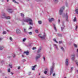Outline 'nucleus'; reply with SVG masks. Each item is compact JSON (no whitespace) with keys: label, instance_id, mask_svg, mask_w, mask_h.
<instances>
[{"label":"nucleus","instance_id":"nucleus-1","mask_svg":"<svg viewBox=\"0 0 78 78\" xmlns=\"http://www.w3.org/2000/svg\"><path fill=\"white\" fill-rule=\"evenodd\" d=\"M21 16L23 17L22 21V22H29V25H33V20L31 18H24V14L21 13H20Z\"/></svg>","mask_w":78,"mask_h":78},{"label":"nucleus","instance_id":"nucleus-2","mask_svg":"<svg viewBox=\"0 0 78 78\" xmlns=\"http://www.w3.org/2000/svg\"><path fill=\"white\" fill-rule=\"evenodd\" d=\"M55 67V63L53 62L52 64V66H51L50 69V75H51L53 72V70Z\"/></svg>","mask_w":78,"mask_h":78},{"label":"nucleus","instance_id":"nucleus-3","mask_svg":"<svg viewBox=\"0 0 78 78\" xmlns=\"http://www.w3.org/2000/svg\"><path fill=\"white\" fill-rule=\"evenodd\" d=\"M38 36L41 39H45V37L46 36V34L45 33H44V35L43 36H41V34H39Z\"/></svg>","mask_w":78,"mask_h":78},{"label":"nucleus","instance_id":"nucleus-4","mask_svg":"<svg viewBox=\"0 0 78 78\" xmlns=\"http://www.w3.org/2000/svg\"><path fill=\"white\" fill-rule=\"evenodd\" d=\"M64 9V6H62L61 9L59 11L60 14L61 15L63 12V10Z\"/></svg>","mask_w":78,"mask_h":78},{"label":"nucleus","instance_id":"nucleus-5","mask_svg":"<svg viewBox=\"0 0 78 78\" xmlns=\"http://www.w3.org/2000/svg\"><path fill=\"white\" fill-rule=\"evenodd\" d=\"M7 11L9 12H10V13H12V12L14 11L13 10L10 8L8 9Z\"/></svg>","mask_w":78,"mask_h":78},{"label":"nucleus","instance_id":"nucleus-6","mask_svg":"<svg viewBox=\"0 0 78 78\" xmlns=\"http://www.w3.org/2000/svg\"><path fill=\"white\" fill-rule=\"evenodd\" d=\"M65 64L66 66L69 65V59L66 58L65 61Z\"/></svg>","mask_w":78,"mask_h":78},{"label":"nucleus","instance_id":"nucleus-7","mask_svg":"<svg viewBox=\"0 0 78 78\" xmlns=\"http://www.w3.org/2000/svg\"><path fill=\"white\" fill-rule=\"evenodd\" d=\"M48 20L50 22H53V21H54V20H55V19L53 18L49 19Z\"/></svg>","mask_w":78,"mask_h":78},{"label":"nucleus","instance_id":"nucleus-8","mask_svg":"<svg viewBox=\"0 0 78 78\" xmlns=\"http://www.w3.org/2000/svg\"><path fill=\"white\" fill-rule=\"evenodd\" d=\"M1 17L2 19H3V18H5L6 19V15L5 14V13H3Z\"/></svg>","mask_w":78,"mask_h":78},{"label":"nucleus","instance_id":"nucleus-9","mask_svg":"<svg viewBox=\"0 0 78 78\" xmlns=\"http://www.w3.org/2000/svg\"><path fill=\"white\" fill-rule=\"evenodd\" d=\"M64 27H65L64 26V23H62V27H61V31H63V30L64 28Z\"/></svg>","mask_w":78,"mask_h":78},{"label":"nucleus","instance_id":"nucleus-10","mask_svg":"<svg viewBox=\"0 0 78 78\" xmlns=\"http://www.w3.org/2000/svg\"><path fill=\"white\" fill-rule=\"evenodd\" d=\"M38 55L39 56H36L35 58L36 60H38L39 58H41V55H40V54H38Z\"/></svg>","mask_w":78,"mask_h":78},{"label":"nucleus","instance_id":"nucleus-11","mask_svg":"<svg viewBox=\"0 0 78 78\" xmlns=\"http://www.w3.org/2000/svg\"><path fill=\"white\" fill-rule=\"evenodd\" d=\"M16 32L17 34L20 33V29H17L16 30Z\"/></svg>","mask_w":78,"mask_h":78},{"label":"nucleus","instance_id":"nucleus-12","mask_svg":"<svg viewBox=\"0 0 78 78\" xmlns=\"http://www.w3.org/2000/svg\"><path fill=\"white\" fill-rule=\"evenodd\" d=\"M41 50H42V48L41 47H40L38 49V51H37V53H40V52L41 51Z\"/></svg>","mask_w":78,"mask_h":78},{"label":"nucleus","instance_id":"nucleus-13","mask_svg":"<svg viewBox=\"0 0 78 78\" xmlns=\"http://www.w3.org/2000/svg\"><path fill=\"white\" fill-rule=\"evenodd\" d=\"M65 17H66L67 21H68V16H67V13H66V15H65Z\"/></svg>","mask_w":78,"mask_h":78},{"label":"nucleus","instance_id":"nucleus-14","mask_svg":"<svg viewBox=\"0 0 78 78\" xmlns=\"http://www.w3.org/2000/svg\"><path fill=\"white\" fill-rule=\"evenodd\" d=\"M71 59L72 60H74V59H75V55H72V56H71Z\"/></svg>","mask_w":78,"mask_h":78},{"label":"nucleus","instance_id":"nucleus-15","mask_svg":"<svg viewBox=\"0 0 78 78\" xmlns=\"http://www.w3.org/2000/svg\"><path fill=\"white\" fill-rule=\"evenodd\" d=\"M53 27H54V29L55 30V31H57V30H56V26L55 25V24H53Z\"/></svg>","mask_w":78,"mask_h":78},{"label":"nucleus","instance_id":"nucleus-16","mask_svg":"<svg viewBox=\"0 0 78 78\" xmlns=\"http://www.w3.org/2000/svg\"><path fill=\"white\" fill-rule=\"evenodd\" d=\"M54 46H55V48H56V50H58V46H57V45L56 44H54Z\"/></svg>","mask_w":78,"mask_h":78},{"label":"nucleus","instance_id":"nucleus-17","mask_svg":"<svg viewBox=\"0 0 78 78\" xmlns=\"http://www.w3.org/2000/svg\"><path fill=\"white\" fill-rule=\"evenodd\" d=\"M36 66H37V65H35L34 66H33V68L32 69V70H35V69H34V68H35V67H36Z\"/></svg>","mask_w":78,"mask_h":78},{"label":"nucleus","instance_id":"nucleus-18","mask_svg":"<svg viewBox=\"0 0 78 78\" xmlns=\"http://www.w3.org/2000/svg\"><path fill=\"white\" fill-rule=\"evenodd\" d=\"M75 12L77 14H78V9H76L75 10Z\"/></svg>","mask_w":78,"mask_h":78},{"label":"nucleus","instance_id":"nucleus-19","mask_svg":"<svg viewBox=\"0 0 78 78\" xmlns=\"http://www.w3.org/2000/svg\"><path fill=\"white\" fill-rule=\"evenodd\" d=\"M24 53H26V55H28V54H29V52H28V51H25L24 52Z\"/></svg>","mask_w":78,"mask_h":78},{"label":"nucleus","instance_id":"nucleus-20","mask_svg":"<svg viewBox=\"0 0 78 78\" xmlns=\"http://www.w3.org/2000/svg\"><path fill=\"white\" fill-rule=\"evenodd\" d=\"M3 48H4V47H3V46H1L0 47V50H3Z\"/></svg>","mask_w":78,"mask_h":78},{"label":"nucleus","instance_id":"nucleus-21","mask_svg":"<svg viewBox=\"0 0 78 78\" xmlns=\"http://www.w3.org/2000/svg\"><path fill=\"white\" fill-rule=\"evenodd\" d=\"M5 19H11V17H10V16H6Z\"/></svg>","mask_w":78,"mask_h":78},{"label":"nucleus","instance_id":"nucleus-22","mask_svg":"<svg viewBox=\"0 0 78 78\" xmlns=\"http://www.w3.org/2000/svg\"><path fill=\"white\" fill-rule=\"evenodd\" d=\"M73 22H76V17H74V19L73 20Z\"/></svg>","mask_w":78,"mask_h":78},{"label":"nucleus","instance_id":"nucleus-23","mask_svg":"<svg viewBox=\"0 0 78 78\" xmlns=\"http://www.w3.org/2000/svg\"><path fill=\"white\" fill-rule=\"evenodd\" d=\"M53 1L55 3H58V0H53Z\"/></svg>","mask_w":78,"mask_h":78},{"label":"nucleus","instance_id":"nucleus-24","mask_svg":"<svg viewBox=\"0 0 78 78\" xmlns=\"http://www.w3.org/2000/svg\"><path fill=\"white\" fill-rule=\"evenodd\" d=\"M12 55L13 58H15V57H16V54H13Z\"/></svg>","mask_w":78,"mask_h":78},{"label":"nucleus","instance_id":"nucleus-25","mask_svg":"<svg viewBox=\"0 0 78 78\" xmlns=\"http://www.w3.org/2000/svg\"><path fill=\"white\" fill-rule=\"evenodd\" d=\"M38 22V23L40 24V25H41V24H42V21H39Z\"/></svg>","mask_w":78,"mask_h":78},{"label":"nucleus","instance_id":"nucleus-26","mask_svg":"<svg viewBox=\"0 0 78 78\" xmlns=\"http://www.w3.org/2000/svg\"><path fill=\"white\" fill-rule=\"evenodd\" d=\"M53 41H55V42H56V43H58V42H57V41L56 40V39H55V38L54 39Z\"/></svg>","mask_w":78,"mask_h":78},{"label":"nucleus","instance_id":"nucleus-27","mask_svg":"<svg viewBox=\"0 0 78 78\" xmlns=\"http://www.w3.org/2000/svg\"><path fill=\"white\" fill-rule=\"evenodd\" d=\"M26 38H23V42H25V41H26Z\"/></svg>","mask_w":78,"mask_h":78},{"label":"nucleus","instance_id":"nucleus-28","mask_svg":"<svg viewBox=\"0 0 78 78\" xmlns=\"http://www.w3.org/2000/svg\"><path fill=\"white\" fill-rule=\"evenodd\" d=\"M3 34H6V32L5 31H3Z\"/></svg>","mask_w":78,"mask_h":78},{"label":"nucleus","instance_id":"nucleus-29","mask_svg":"<svg viewBox=\"0 0 78 78\" xmlns=\"http://www.w3.org/2000/svg\"><path fill=\"white\" fill-rule=\"evenodd\" d=\"M9 67H10V68H12V65L9 64Z\"/></svg>","mask_w":78,"mask_h":78},{"label":"nucleus","instance_id":"nucleus-30","mask_svg":"<svg viewBox=\"0 0 78 78\" xmlns=\"http://www.w3.org/2000/svg\"><path fill=\"white\" fill-rule=\"evenodd\" d=\"M28 34H30V35H32V32H28Z\"/></svg>","mask_w":78,"mask_h":78},{"label":"nucleus","instance_id":"nucleus-31","mask_svg":"<svg viewBox=\"0 0 78 78\" xmlns=\"http://www.w3.org/2000/svg\"><path fill=\"white\" fill-rule=\"evenodd\" d=\"M12 2H14V3H18L17 2H16V0H13Z\"/></svg>","mask_w":78,"mask_h":78},{"label":"nucleus","instance_id":"nucleus-32","mask_svg":"<svg viewBox=\"0 0 78 78\" xmlns=\"http://www.w3.org/2000/svg\"><path fill=\"white\" fill-rule=\"evenodd\" d=\"M73 68H71V72H72V70H73Z\"/></svg>","mask_w":78,"mask_h":78},{"label":"nucleus","instance_id":"nucleus-33","mask_svg":"<svg viewBox=\"0 0 78 78\" xmlns=\"http://www.w3.org/2000/svg\"><path fill=\"white\" fill-rule=\"evenodd\" d=\"M47 71H45L44 72V73L45 75H46L47 74Z\"/></svg>","mask_w":78,"mask_h":78},{"label":"nucleus","instance_id":"nucleus-34","mask_svg":"<svg viewBox=\"0 0 78 78\" xmlns=\"http://www.w3.org/2000/svg\"><path fill=\"white\" fill-rule=\"evenodd\" d=\"M33 28V27H30L29 28V30H31Z\"/></svg>","mask_w":78,"mask_h":78},{"label":"nucleus","instance_id":"nucleus-35","mask_svg":"<svg viewBox=\"0 0 78 78\" xmlns=\"http://www.w3.org/2000/svg\"><path fill=\"white\" fill-rule=\"evenodd\" d=\"M43 59H44V61H45V58L44 56L43 57Z\"/></svg>","mask_w":78,"mask_h":78},{"label":"nucleus","instance_id":"nucleus-36","mask_svg":"<svg viewBox=\"0 0 78 78\" xmlns=\"http://www.w3.org/2000/svg\"><path fill=\"white\" fill-rule=\"evenodd\" d=\"M35 49H36V47H34L32 48V50H35Z\"/></svg>","mask_w":78,"mask_h":78},{"label":"nucleus","instance_id":"nucleus-37","mask_svg":"<svg viewBox=\"0 0 78 78\" xmlns=\"http://www.w3.org/2000/svg\"><path fill=\"white\" fill-rule=\"evenodd\" d=\"M45 71H46V72H48V69L47 68H46L45 69Z\"/></svg>","mask_w":78,"mask_h":78},{"label":"nucleus","instance_id":"nucleus-38","mask_svg":"<svg viewBox=\"0 0 78 78\" xmlns=\"http://www.w3.org/2000/svg\"><path fill=\"white\" fill-rule=\"evenodd\" d=\"M35 31L37 33H38V30H35Z\"/></svg>","mask_w":78,"mask_h":78},{"label":"nucleus","instance_id":"nucleus-39","mask_svg":"<svg viewBox=\"0 0 78 78\" xmlns=\"http://www.w3.org/2000/svg\"><path fill=\"white\" fill-rule=\"evenodd\" d=\"M24 31L25 32V33H27V31H26V29H24Z\"/></svg>","mask_w":78,"mask_h":78},{"label":"nucleus","instance_id":"nucleus-40","mask_svg":"<svg viewBox=\"0 0 78 78\" xmlns=\"http://www.w3.org/2000/svg\"><path fill=\"white\" fill-rule=\"evenodd\" d=\"M10 41H12V37H10Z\"/></svg>","mask_w":78,"mask_h":78},{"label":"nucleus","instance_id":"nucleus-41","mask_svg":"<svg viewBox=\"0 0 78 78\" xmlns=\"http://www.w3.org/2000/svg\"><path fill=\"white\" fill-rule=\"evenodd\" d=\"M18 70H20V66H18Z\"/></svg>","mask_w":78,"mask_h":78},{"label":"nucleus","instance_id":"nucleus-42","mask_svg":"<svg viewBox=\"0 0 78 78\" xmlns=\"http://www.w3.org/2000/svg\"><path fill=\"white\" fill-rule=\"evenodd\" d=\"M74 47H77V45L76 44H74Z\"/></svg>","mask_w":78,"mask_h":78},{"label":"nucleus","instance_id":"nucleus-43","mask_svg":"<svg viewBox=\"0 0 78 78\" xmlns=\"http://www.w3.org/2000/svg\"><path fill=\"white\" fill-rule=\"evenodd\" d=\"M61 49H62V50L63 51H64V48H63V47H61Z\"/></svg>","mask_w":78,"mask_h":78},{"label":"nucleus","instance_id":"nucleus-44","mask_svg":"<svg viewBox=\"0 0 78 78\" xmlns=\"http://www.w3.org/2000/svg\"><path fill=\"white\" fill-rule=\"evenodd\" d=\"M8 72H10V69H8Z\"/></svg>","mask_w":78,"mask_h":78},{"label":"nucleus","instance_id":"nucleus-45","mask_svg":"<svg viewBox=\"0 0 78 78\" xmlns=\"http://www.w3.org/2000/svg\"><path fill=\"white\" fill-rule=\"evenodd\" d=\"M22 61H23V62H25L26 61V60L23 59L22 60Z\"/></svg>","mask_w":78,"mask_h":78},{"label":"nucleus","instance_id":"nucleus-46","mask_svg":"<svg viewBox=\"0 0 78 78\" xmlns=\"http://www.w3.org/2000/svg\"><path fill=\"white\" fill-rule=\"evenodd\" d=\"M62 43V41H60L59 42V44H61Z\"/></svg>","mask_w":78,"mask_h":78},{"label":"nucleus","instance_id":"nucleus-47","mask_svg":"<svg viewBox=\"0 0 78 78\" xmlns=\"http://www.w3.org/2000/svg\"><path fill=\"white\" fill-rule=\"evenodd\" d=\"M77 27H77V26H76V29H77Z\"/></svg>","mask_w":78,"mask_h":78},{"label":"nucleus","instance_id":"nucleus-48","mask_svg":"<svg viewBox=\"0 0 78 78\" xmlns=\"http://www.w3.org/2000/svg\"><path fill=\"white\" fill-rule=\"evenodd\" d=\"M55 75V73H54L53 74V76H54Z\"/></svg>","mask_w":78,"mask_h":78},{"label":"nucleus","instance_id":"nucleus-49","mask_svg":"<svg viewBox=\"0 0 78 78\" xmlns=\"http://www.w3.org/2000/svg\"><path fill=\"white\" fill-rule=\"evenodd\" d=\"M76 65H77V66H78V62L76 63Z\"/></svg>","mask_w":78,"mask_h":78},{"label":"nucleus","instance_id":"nucleus-50","mask_svg":"<svg viewBox=\"0 0 78 78\" xmlns=\"http://www.w3.org/2000/svg\"><path fill=\"white\" fill-rule=\"evenodd\" d=\"M58 23H60V20H58Z\"/></svg>","mask_w":78,"mask_h":78},{"label":"nucleus","instance_id":"nucleus-51","mask_svg":"<svg viewBox=\"0 0 78 78\" xmlns=\"http://www.w3.org/2000/svg\"><path fill=\"white\" fill-rule=\"evenodd\" d=\"M24 55H22V56L23 58H24Z\"/></svg>","mask_w":78,"mask_h":78},{"label":"nucleus","instance_id":"nucleus-52","mask_svg":"<svg viewBox=\"0 0 78 78\" xmlns=\"http://www.w3.org/2000/svg\"><path fill=\"white\" fill-rule=\"evenodd\" d=\"M11 74H12V75H13L14 74V73H12V72H11Z\"/></svg>","mask_w":78,"mask_h":78},{"label":"nucleus","instance_id":"nucleus-53","mask_svg":"<svg viewBox=\"0 0 78 78\" xmlns=\"http://www.w3.org/2000/svg\"><path fill=\"white\" fill-rule=\"evenodd\" d=\"M19 50L20 51H21V50H22V49H20V48H19Z\"/></svg>","mask_w":78,"mask_h":78},{"label":"nucleus","instance_id":"nucleus-54","mask_svg":"<svg viewBox=\"0 0 78 78\" xmlns=\"http://www.w3.org/2000/svg\"><path fill=\"white\" fill-rule=\"evenodd\" d=\"M77 53H78V49H77Z\"/></svg>","mask_w":78,"mask_h":78},{"label":"nucleus","instance_id":"nucleus-55","mask_svg":"<svg viewBox=\"0 0 78 78\" xmlns=\"http://www.w3.org/2000/svg\"><path fill=\"white\" fill-rule=\"evenodd\" d=\"M7 2H9V0H7Z\"/></svg>","mask_w":78,"mask_h":78},{"label":"nucleus","instance_id":"nucleus-56","mask_svg":"<svg viewBox=\"0 0 78 78\" xmlns=\"http://www.w3.org/2000/svg\"><path fill=\"white\" fill-rule=\"evenodd\" d=\"M1 40H2V38H0V41H1Z\"/></svg>","mask_w":78,"mask_h":78},{"label":"nucleus","instance_id":"nucleus-57","mask_svg":"<svg viewBox=\"0 0 78 78\" xmlns=\"http://www.w3.org/2000/svg\"><path fill=\"white\" fill-rule=\"evenodd\" d=\"M2 1L3 2V0H2Z\"/></svg>","mask_w":78,"mask_h":78},{"label":"nucleus","instance_id":"nucleus-58","mask_svg":"<svg viewBox=\"0 0 78 78\" xmlns=\"http://www.w3.org/2000/svg\"><path fill=\"white\" fill-rule=\"evenodd\" d=\"M58 34V35H59V34Z\"/></svg>","mask_w":78,"mask_h":78},{"label":"nucleus","instance_id":"nucleus-59","mask_svg":"<svg viewBox=\"0 0 78 78\" xmlns=\"http://www.w3.org/2000/svg\"><path fill=\"white\" fill-rule=\"evenodd\" d=\"M39 75H40V73H39Z\"/></svg>","mask_w":78,"mask_h":78},{"label":"nucleus","instance_id":"nucleus-60","mask_svg":"<svg viewBox=\"0 0 78 78\" xmlns=\"http://www.w3.org/2000/svg\"><path fill=\"white\" fill-rule=\"evenodd\" d=\"M9 58H10V57H9Z\"/></svg>","mask_w":78,"mask_h":78},{"label":"nucleus","instance_id":"nucleus-61","mask_svg":"<svg viewBox=\"0 0 78 78\" xmlns=\"http://www.w3.org/2000/svg\"><path fill=\"white\" fill-rule=\"evenodd\" d=\"M77 57H78V55H77Z\"/></svg>","mask_w":78,"mask_h":78},{"label":"nucleus","instance_id":"nucleus-62","mask_svg":"<svg viewBox=\"0 0 78 78\" xmlns=\"http://www.w3.org/2000/svg\"><path fill=\"white\" fill-rule=\"evenodd\" d=\"M23 25H24V24L23 23Z\"/></svg>","mask_w":78,"mask_h":78},{"label":"nucleus","instance_id":"nucleus-63","mask_svg":"<svg viewBox=\"0 0 78 78\" xmlns=\"http://www.w3.org/2000/svg\"><path fill=\"white\" fill-rule=\"evenodd\" d=\"M63 17H64V16H63Z\"/></svg>","mask_w":78,"mask_h":78}]
</instances>
